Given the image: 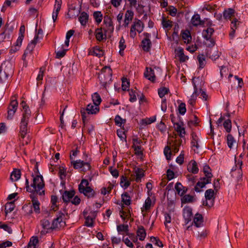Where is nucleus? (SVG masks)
<instances>
[{"label": "nucleus", "instance_id": "obj_1", "mask_svg": "<svg viewBox=\"0 0 248 248\" xmlns=\"http://www.w3.org/2000/svg\"><path fill=\"white\" fill-rule=\"evenodd\" d=\"M31 176L33 177V181L31 185H29V179L27 178H26L25 183L26 191L31 193L30 197L32 202V205L30 206V209L28 212L30 214L32 213V208L36 213H40V202L37 195H45V183L42 175H37L34 176V174L32 173Z\"/></svg>", "mask_w": 248, "mask_h": 248}, {"label": "nucleus", "instance_id": "obj_2", "mask_svg": "<svg viewBox=\"0 0 248 248\" xmlns=\"http://www.w3.org/2000/svg\"><path fill=\"white\" fill-rule=\"evenodd\" d=\"M23 108L22 117L19 124L20 134L22 138H24L28 132L27 126L30 118L31 116V111L24 101L21 103Z\"/></svg>", "mask_w": 248, "mask_h": 248}, {"label": "nucleus", "instance_id": "obj_3", "mask_svg": "<svg viewBox=\"0 0 248 248\" xmlns=\"http://www.w3.org/2000/svg\"><path fill=\"white\" fill-rule=\"evenodd\" d=\"M14 73L12 64L9 62H3L0 67V81L5 82Z\"/></svg>", "mask_w": 248, "mask_h": 248}, {"label": "nucleus", "instance_id": "obj_4", "mask_svg": "<svg viewBox=\"0 0 248 248\" xmlns=\"http://www.w3.org/2000/svg\"><path fill=\"white\" fill-rule=\"evenodd\" d=\"M89 183L86 179H82L78 185L79 191L83 193L88 198H92L94 196L95 192L91 187L89 186Z\"/></svg>", "mask_w": 248, "mask_h": 248}, {"label": "nucleus", "instance_id": "obj_5", "mask_svg": "<svg viewBox=\"0 0 248 248\" xmlns=\"http://www.w3.org/2000/svg\"><path fill=\"white\" fill-rule=\"evenodd\" d=\"M99 110L98 106H95L94 104H89L87 105L86 108H82L81 109L80 113L83 122L85 123L86 121V112L88 114H95Z\"/></svg>", "mask_w": 248, "mask_h": 248}, {"label": "nucleus", "instance_id": "obj_6", "mask_svg": "<svg viewBox=\"0 0 248 248\" xmlns=\"http://www.w3.org/2000/svg\"><path fill=\"white\" fill-rule=\"evenodd\" d=\"M235 166L233 167L232 169L231 174V176L235 178L238 181L241 179L242 177V171L241 167L242 166V160H238L237 161L236 158L235 159Z\"/></svg>", "mask_w": 248, "mask_h": 248}, {"label": "nucleus", "instance_id": "obj_7", "mask_svg": "<svg viewBox=\"0 0 248 248\" xmlns=\"http://www.w3.org/2000/svg\"><path fill=\"white\" fill-rule=\"evenodd\" d=\"M71 162L75 169H82L81 170L83 172L89 170L91 168L89 161L84 162L81 160H77L76 161H72Z\"/></svg>", "mask_w": 248, "mask_h": 248}, {"label": "nucleus", "instance_id": "obj_8", "mask_svg": "<svg viewBox=\"0 0 248 248\" xmlns=\"http://www.w3.org/2000/svg\"><path fill=\"white\" fill-rule=\"evenodd\" d=\"M18 105V104L16 98L15 97H13L8 108L7 119L12 120L13 119L15 112L17 110Z\"/></svg>", "mask_w": 248, "mask_h": 248}, {"label": "nucleus", "instance_id": "obj_9", "mask_svg": "<svg viewBox=\"0 0 248 248\" xmlns=\"http://www.w3.org/2000/svg\"><path fill=\"white\" fill-rule=\"evenodd\" d=\"M214 191L212 189H209L205 192V198L206 201L203 202V205L209 207L212 206L214 203Z\"/></svg>", "mask_w": 248, "mask_h": 248}, {"label": "nucleus", "instance_id": "obj_10", "mask_svg": "<svg viewBox=\"0 0 248 248\" xmlns=\"http://www.w3.org/2000/svg\"><path fill=\"white\" fill-rule=\"evenodd\" d=\"M143 35L145 38L141 42V46L144 51L148 52L150 50L152 46L151 41L149 39L151 35L147 32H144Z\"/></svg>", "mask_w": 248, "mask_h": 248}, {"label": "nucleus", "instance_id": "obj_11", "mask_svg": "<svg viewBox=\"0 0 248 248\" xmlns=\"http://www.w3.org/2000/svg\"><path fill=\"white\" fill-rule=\"evenodd\" d=\"M103 23L105 25V27L103 28L104 32L112 33L114 31V26L111 18L108 16H105Z\"/></svg>", "mask_w": 248, "mask_h": 248}, {"label": "nucleus", "instance_id": "obj_12", "mask_svg": "<svg viewBox=\"0 0 248 248\" xmlns=\"http://www.w3.org/2000/svg\"><path fill=\"white\" fill-rule=\"evenodd\" d=\"M221 52H218V50L214 48H209L206 49V56L213 61L218 59Z\"/></svg>", "mask_w": 248, "mask_h": 248}, {"label": "nucleus", "instance_id": "obj_13", "mask_svg": "<svg viewBox=\"0 0 248 248\" xmlns=\"http://www.w3.org/2000/svg\"><path fill=\"white\" fill-rule=\"evenodd\" d=\"M64 216V213L62 212H60L57 216L56 218L54 219L53 221L51 226V229L54 230L57 228H59L61 226V223L62 222L63 217Z\"/></svg>", "mask_w": 248, "mask_h": 248}, {"label": "nucleus", "instance_id": "obj_14", "mask_svg": "<svg viewBox=\"0 0 248 248\" xmlns=\"http://www.w3.org/2000/svg\"><path fill=\"white\" fill-rule=\"evenodd\" d=\"M211 183V181L210 180H208L203 177L201 178L200 179V181H199L196 185L195 186V190L197 192H200L202 190L201 188L205 187L206 184H209Z\"/></svg>", "mask_w": 248, "mask_h": 248}, {"label": "nucleus", "instance_id": "obj_15", "mask_svg": "<svg viewBox=\"0 0 248 248\" xmlns=\"http://www.w3.org/2000/svg\"><path fill=\"white\" fill-rule=\"evenodd\" d=\"M84 215L85 217V225L89 227H93V220L96 216V213L95 212H91L90 215L86 216L85 213L84 212Z\"/></svg>", "mask_w": 248, "mask_h": 248}, {"label": "nucleus", "instance_id": "obj_16", "mask_svg": "<svg viewBox=\"0 0 248 248\" xmlns=\"http://www.w3.org/2000/svg\"><path fill=\"white\" fill-rule=\"evenodd\" d=\"M38 38L39 37H38V35H35L33 40L28 44L27 47L24 52V55H28V54H31V53L38 42Z\"/></svg>", "mask_w": 248, "mask_h": 248}, {"label": "nucleus", "instance_id": "obj_17", "mask_svg": "<svg viewBox=\"0 0 248 248\" xmlns=\"http://www.w3.org/2000/svg\"><path fill=\"white\" fill-rule=\"evenodd\" d=\"M75 194L74 190L65 191L62 195V199L63 202L67 205L70 202L71 199L73 198Z\"/></svg>", "mask_w": 248, "mask_h": 248}, {"label": "nucleus", "instance_id": "obj_18", "mask_svg": "<svg viewBox=\"0 0 248 248\" xmlns=\"http://www.w3.org/2000/svg\"><path fill=\"white\" fill-rule=\"evenodd\" d=\"M183 217L186 223L191 220L192 217V209L189 207H186L183 210Z\"/></svg>", "mask_w": 248, "mask_h": 248}, {"label": "nucleus", "instance_id": "obj_19", "mask_svg": "<svg viewBox=\"0 0 248 248\" xmlns=\"http://www.w3.org/2000/svg\"><path fill=\"white\" fill-rule=\"evenodd\" d=\"M62 3V0H55V3L54 5L55 11H53L52 13V19L54 22H55L57 19L59 12L61 8Z\"/></svg>", "mask_w": 248, "mask_h": 248}, {"label": "nucleus", "instance_id": "obj_20", "mask_svg": "<svg viewBox=\"0 0 248 248\" xmlns=\"http://www.w3.org/2000/svg\"><path fill=\"white\" fill-rule=\"evenodd\" d=\"M62 3V0H55V3L54 5L55 11H53L52 13V19L54 22H55L57 19L59 12L61 8Z\"/></svg>", "mask_w": 248, "mask_h": 248}, {"label": "nucleus", "instance_id": "obj_21", "mask_svg": "<svg viewBox=\"0 0 248 248\" xmlns=\"http://www.w3.org/2000/svg\"><path fill=\"white\" fill-rule=\"evenodd\" d=\"M187 170L189 172L193 174L198 173L199 168L197 162L194 160H191L187 165Z\"/></svg>", "mask_w": 248, "mask_h": 248}, {"label": "nucleus", "instance_id": "obj_22", "mask_svg": "<svg viewBox=\"0 0 248 248\" xmlns=\"http://www.w3.org/2000/svg\"><path fill=\"white\" fill-rule=\"evenodd\" d=\"M204 19L203 20L201 19L200 16L197 14L194 15L191 19V23L194 26H198L199 25H203L205 22ZM208 20V19H206Z\"/></svg>", "mask_w": 248, "mask_h": 248}, {"label": "nucleus", "instance_id": "obj_23", "mask_svg": "<svg viewBox=\"0 0 248 248\" xmlns=\"http://www.w3.org/2000/svg\"><path fill=\"white\" fill-rule=\"evenodd\" d=\"M144 77L148 80L154 82L155 80V76L154 70L150 67H146L144 74Z\"/></svg>", "mask_w": 248, "mask_h": 248}, {"label": "nucleus", "instance_id": "obj_24", "mask_svg": "<svg viewBox=\"0 0 248 248\" xmlns=\"http://www.w3.org/2000/svg\"><path fill=\"white\" fill-rule=\"evenodd\" d=\"M175 53L181 62H185L188 59V57L184 54V49L181 47L175 50Z\"/></svg>", "mask_w": 248, "mask_h": 248}, {"label": "nucleus", "instance_id": "obj_25", "mask_svg": "<svg viewBox=\"0 0 248 248\" xmlns=\"http://www.w3.org/2000/svg\"><path fill=\"white\" fill-rule=\"evenodd\" d=\"M182 123H179L174 126L175 130L182 138H184L186 134L185 129L182 126Z\"/></svg>", "mask_w": 248, "mask_h": 248}, {"label": "nucleus", "instance_id": "obj_26", "mask_svg": "<svg viewBox=\"0 0 248 248\" xmlns=\"http://www.w3.org/2000/svg\"><path fill=\"white\" fill-rule=\"evenodd\" d=\"M134 16V13L131 10H127L124 16V26L125 27H127L130 21H131Z\"/></svg>", "mask_w": 248, "mask_h": 248}, {"label": "nucleus", "instance_id": "obj_27", "mask_svg": "<svg viewBox=\"0 0 248 248\" xmlns=\"http://www.w3.org/2000/svg\"><path fill=\"white\" fill-rule=\"evenodd\" d=\"M193 223L196 227H200L202 225L203 217L200 214H196L194 218Z\"/></svg>", "mask_w": 248, "mask_h": 248}, {"label": "nucleus", "instance_id": "obj_28", "mask_svg": "<svg viewBox=\"0 0 248 248\" xmlns=\"http://www.w3.org/2000/svg\"><path fill=\"white\" fill-rule=\"evenodd\" d=\"M191 137L192 139L191 141V147H195L197 149H198L200 147L199 142V139L198 137L197 136V135L194 133H192L191 134Z\"/></svg>", "mask_w": 248, "mask_h": 248}, {"label": "nucleus", "instance_id": "obj_29", "mask_svg": "<svg viewBox=\"0 0 248 248\" xmlns=\"http://www.w3.org/2000/svg\"><path fill=\"white\" fill-rule=\"evenodd\" d=\"M103 28H97L95 30V35L96 39L97 41L101 42L104 39H106V35L105 34V37H104V34L102 31Z\"/></svg>", "mask_w": 248, "mask_h": 248}, {"label": "nucleus", "instance_id": "obj_30", "mask_svg": "<svg viewBox=\"0 0 248 248\" xmlns=\"http://www.w3.org/2000/svg\"><path fill=\"white\" fill-rule=\"evenodd\" d=\"M137 234L139 236V239L140 241L144 240L146 236V232L142 226H140L138 227V229L137 231Z\"/></svg>", "mask_w": 248, "mask_h": 248}, {"label": "nucleus", "instance_id": "obj_31", "mask_svg": "<svg viewBox=\"0 0 248 248\" xmlns=\"http://www.w3.org/2000/svg\"><path fill=\"white\" fill-rule=\"evenodd\" d=\"M89 54L92 55L100 57L103 55V51L99 46H96L94 47L92 50L90 51Z\"/></svg>", "mask_w": 248, "mask_h": 248}, {"label": "nucleus", "instance_id": "obj_32", "mask_svg": "<svg viewBox=\"0 0 248 248\" xmlns=\"http://www.w3.org/2000/svg\"><path fill=\"white\" fill-rule=\"evenodd\" d=\"M135 172L136 173V181L140 182L141 181V179L145 176L144 171L142 169L137 168L135 169Z\"/></svg>", "mask_w": 248, "mask_h": 248}, {"label": "nucleus", "instance_id": "obj_33", "mask_svg": "<svg viewBox=\"0 0 248 248\" xmlns=\"http://www.w3.org/2000/svg\"><path fill=\"white\" fill-rule=\"evenodd\" d=\"M20 170L18 169H15L11 174L10 178L13 181H16L20 179Z\"/></svg>", "mask_w": 248, "mask_h": 248}, {"label": "nucleus", "instance_id": "obj_34", "mask_svg": "<svg viewBox=\"0 0 248 248\" xmlns=\"http://www.w3.org/2000/svg\"><path fill=\"white\" fill-rule=\"evenodd\" d=\"M131 27H134V28L139 33L141 32L143 30V24L140 20L134 22Z\"/></svg>", "mask_w": 248, "mask_h": 248}, {"label": "nucleus", "instance_id": "obj_35", "mask_svg": "<svg viewBox=\"0 0 248 248\" xmlns=\"http://www.w3.org/2000/svg\"><path fill=\"white\" fill-rule=\"evenodd\" d=\"M89 18V15L85 12H83L80 14L78 18V20L80 24L83 25H86Z\"/></svg>", "mask_w": 248, "mask_h": 248}, {"label": "nucleus", "instance_id": "obj_36", "mask_svg": "<svg viewBox=\"0 0 248 248\" xmlns=\"http://www.w3.org/2000/svg\"><path fill=\"white\" fill-rule=\"evenodd\" d=\"M234 10L232 8H229L224 10L223 12V18L225 19H230L232 17L234 16Z\"/></svg>", "mask_w": 248, "mask_h": 248}, {"label": "nucleus", "instance_id": "obj_37", "mask_svg": "<svg viewBox=\"0 0 248 248\" xmlns=\"http://www.w3.org/2000/svg\"><path fill=\"white\" fill-rule=\"evenodd\" d=\"M203 170L205 174V177H203V178L211 181L213 175L211 172V169L209 166L207 165L204 166Z\"/></svg>", "mask_w": 248, "mask_h": 248}, {"label": "nucleus", "instance_id": "obj_38", "mask_svg": "<svg viewBox=\"0 0 248 248\" xmlns=\"http://www.w3.org/2000/svg\"><path fill=\"white\" fill-rule=\"evenodd\" d=\"M232 25L231 26L232 31L230 32L229 34L230 37L231 39H232L234 36V33L235 31V29L237 28V25L239 24V22L235 19L232 22Z\"/></svg>", "mask_w": 248, "mask_h": 248}, {"label": "nucleus", "instance_id": "obj_39", "mask_svg": "<svg viewBox=\"0 0 248 248\" xmlns=\"http://www.w3.org/2000/svg\"><path fill=\"white\" fill-rule=\"evenodd\" d=\"M117 230L119 234L122 232H125L127 235L128 234V226L127 224H121L117 226Z\"/></svg>", "mask_w": 248, "mask_h": 248}, {"label": "nucleus", "instance_id": "obj_40", "mask_svg": "<svg viewBox=\"0 0 248 248\" xmlns=\"http://www.w3.org/2000/svg\"><path fill=\"white\" fill-rule=\"evenodd\" d=\"M122 199L123 203L126 205H129L131 204V199L129 194L125 192L122 194Z\"/></svg>", "mask_w": 248, "mask_h": 248}, {"label": "nucleus", "instance_id": "obj_41", "mask_svg": "<svg viewBox=\"0 0 248 248\" xmlns=\"http://www.w3.org/2000/svg\"><path fill=\"white\" fill-rule=\"evenodd\" d=\"M175 188L178 194L181 196L184 195L186 192V191L184 189V187L181 183L179 182L176 183L175 186Z\"/></svg>", "mask_w": 248, "mask_h": 248}, {"label": "nucleus", "instance_id": "obj_42", "mask_svg": "<svg viewBox=\"0 0 248 248\" xmlns=\"http://www.w3.org/2000/svg\"><path fill=\"white\" fill-rule=\"evenodd\" d=\"M92 100L93 104L95 106H98L100 104L102 99L100 96L97 93H95L92 95Z\"/></svg>", "mask_w": 248, "mask_h": 248}, {"label": "nucleus", "instance_id": "obj_43", "mask_svg": "<svg viewBox=\"0 0 248 248\" xmlns=\"http://www.w3.org/2000/svg\"><path fill=\"white\" fill-rule=\"evenodd\" d=\"M214 32V30L213 28H208L206 30L203 31V36L204 38L210 39Z\"/></svg>", "mask_w": 248, "mask_h": 248}, {"label": "nucleus", "instance_id": "obj_44", "mask_svg": "<svg viewBox=\"0 0 248 248\" xmlns=\"http://www.w3.org/2000/svg\"><path fill=\"white\" fill-rule=\"evenodd\" d=\"M227 141L228 147L231 149L234 144H236V141L231 134H228L227 136Z\"/></svg>", "mask_w": 248, "mask_h": 248}, {"label": "nucleus", "instance_id": "obj_45", "mask_svg": "<svg viewBox=\"0 0 248 248\" xmlns=\"http://www.w3.org/2000/svg\"><path fill=\"white\" fill-rule=\"evenodd\" d=\"M120 184L123 187L126 188L130 186V182L127 180L126 177L123 175L121 177Z\"/></svg>", "mask_w": 248, "mask_h": 248}, {"label": "nucleus", "instance_id": "obj_46", "mask_svg": "<svg viewBox=\"0 0 248 248\" xmlns=\"http://www.w3.org/2000/svg\"><path fill=\"white\" fill-rule=\"evenodd\" d=\"M15 204L14 202H8L5 204V212L6 215L8 213L11 212L15 208Z\"/></svg>", "mask_w": 248, "mask_h": 248}, {"label": "nucleus", "instance_id": "obj_47", "mask_svg": "<svg viewBox=\"0 0 248 248\" xmlns=\"http://www.w3.org/2000/svg\"><path fill=\"white\" fill-rule=\"evenodd\" d=\"M93 16L98 24L100 23L102 20L103 15L100 11L94 12L93 14Z\"/></svg>", "mask_w": 248, "mask_h": 248}, {"label": "nucleus", "instance_id": "obj_48", "mask_svg": "<svg viewBox=\"0 0 248 248\" xmlns=\"http://www.w3.org/2000/svg\"><path fill=\"white\" fill-rule=\"evenodd\" d=\"M199 62L200 68H203L205 65V59L203 54H199L197 57Z\"/></svg>", "mask_w": 248, "mask_h": 248}, {"label": "nucleus", "instance_id": "obj_49", "mask_svg": "<svg viewBox=\"0 0 248 248\" xmlns=\"http://www.w3.org/2000/svg\"><path fill=\"white\" fill-rule=\"evenodd\" d=\"M192 84H193V85L194 87V91L193 94L191 95L190 99H193L194 100H195L196 101L197 97L199 94V93H198V88H197V86L196 85L195 83L194 82V78H193L192 79Z\"/></svg>", "mask_w": 248, "mask_h": 248}, {"label": "nucleus", "instance_id": "obj_50", "mask_svg": "<svg viewBox=\"0 0 248 248\" xmlns=\"http://www.w3.org/2000/svg\"><path fill=\"white\" fill-rule=\"evenodd\" d=\"M115 123L116 125L121 126L123 124H124L126 122V120L122 119L119 115H117L115 116Z\"/></svg>", "mask_w": 248, "mask_h": 248}, {"label": "nucleus", "instance_id": "obj_51", "mask_svg": "<svg viewBox=\"0 0 248 248\" xmlns=\"http://www.w3.org/2000/svg\"><path fill=\"white\" fill-rule=\"evenodd\" d=\"M169 92V89L168 88L162 87L158 90V94L160 98H163L165 94L168 93Z\"/></svg>", "mask_w": 248, "mask_h": 248}, {"label": "nucleus", "instance_id": "obj_52", "mask_svg": "<svg viewBox=\"0 0 248 248\" xmlns=\"http://www.w3.org/2000/svg\"><path fill=\"white\" fill-rule=\"evenodd\" d=\"M38 242V239L37 237H32L30 240V242L28 244V248H31L32 247L35 248L36 245Z\"/></svg>", "mask_w": 248, "mask_h": 248}, {"label": "nucleus", "instance_id": "obj_53", "mask_svg": "<svg viewBox=\"0 0 248 248\" xmlns=\"http://www.w3.org/2000/svg\"><path fill=\"white\" fill-rule=\"evenodd\" d=\"M223 126L227 132H230L232 129V123L230 119L226 120L223 123Z\"/></svg>", "mask_w": 248, "mask_h": 248}, {"label": "nucleus", "instance_id": "obj_54", "mask_svg": "<svg viewBox=\"0 0 248 248\" xmlns=\"http://www.w3.org/2000/svg\"><path fill=\"white\" fill-rule=\"evenodd\" d=\"M10 39V34L8 31H4L0 34V42L5 40H9Z\"/></svg>", "mask_w": 248, "mask_h": 248}, {"label": "nucleus", "instance_id": "obj_55", "mask_svg": "<svg viewBox=\"0 0 248 248\" xmlns=\"http://www.w3.org/2000/svg\"><path fill=\"white\" fill-rule=\"evenodd\" d=\"M41 225L44 229H51L50 223L48 220L44 219L41 220Z\"/></svg>", "mask_w": 248, "mask_h": 248}, {"label": "nucleus", "instance_id": "obj_56", "mask_svg": "<svg viewBox=\"0 0 248 248\" xmlns=\"http://www.w3.org/2000/svg\"><path fill=\"white\" fill-rule=\"evenodd\" d=\"M129 86V82L126 78H123L122 79V88L123 90H126Z\"/></svg>", "mask_w": 248, "mask_h": 248}, {"label": "nucleus", "instance_id": "obj_57", "mask_svg": "<svg viewBox=\"0 0 248 248\" xmlns=\"http://www.w3.org/2000/svg\"><path fill=\"white\" fill-rule=\"evenodd\" d=\"M164 153L167 159H170L171 153L170 152V149L169 146H166L164 149Z\"/></svg>", "mask_w": 248, "mask_h": 248}, {"label": "nucleus", "instance_id": "obj_58", "mask_svg": "<svg viewBox=\"0 0 248 248\" xmlns=\"http://www.w3.org/2000/svg\"><path fill=\"white\" fill-rule=\"evenodd\" d=\"M179 112L181 115H184L186 112V104L184 103L180 104L178 107Z\"/></svg>", "mask_w": 248, "mask_h": 248}, {"label": "nucleus", "instance_id": "obj_59", "mask_svg": "<svg viewBox=\"0 0 248 248\" xmlns=\"http://www.w3.org/2000/svg\"><path fill=\"white\" fill-rule=\"evenodd\" d=\"M67 50V49H62L61 50L57 51L56 58L57 59H61L64 57L66 54V52Z\"/></svg>", "mask_w": 248, "mask_h": 248}, {"label": "nucleus", "instance_id": "obj_60", "mask_svg": "<svg viewBox=\"0 0 248 248\" xmlns=\"http://www.w3.org/2000/svg\"><path fill=\"white\" fill-rule=\"evenodd\" d=\"M132 147L134 148L135 151V153L136 155H142L143 152L141 150V147L140 146H132Z\"/></svg>", "mask_w": 248, "mask_h": 248}, {"label": "nucleus", "instance_id": "obj_61", "mask_svg": "<svg viewBox=\"0 0 248 248\" xmlns=\"http://www.w3.org/2000/svg\"><path fill=\"white\" fill-rule=\"evenodd\" d=\"M123 129H120L117 130V136L122 140H125L126 136Z\"/></svg>", "mask_w": 248, "mask_h": 248}, {"label": "nucleus", "instance_id": "obj_62", "mask_svg": "<svg viewBox=\"0 0 248 248\" xmlns=\"http://www.w3.org/2000/svg\"><path fill=\"white\" fill-rule=\"evenodd\" d=\"M162 24L164 28L168 29L170 28L172 26L171 21L170 20H166L163 19L162 21Z\"/></svg>", "mask_w": 248, "mask_h": 248}, {"label": "nucleus", "instance_id": "obj_63", "mask_svg": "<svg viewBox=\"0 0 248 248\" xmlns=\"http://www.w3.org/2000/svg\"><path fill=\"white\" fill-rule=\"evenodd\" d=\"M151 240L153 242H155V245L159 247L162 248L163 247L162 242L157 238L153 236L151 238Z\"/></svg>", "mask_w": 248, "mask_h": 248}, {"label": "nucleus", "instance_id": "obj_64", "mask_svg": "<svg viewBox=\"0 0 248 248\" xmlns=\"http://www.w3.org/2000/svg\"><path fill=\"white\" fill-rule=\"evenodd\" d=\"M193 197L189 195H185L182 199V202L183 203L190 202L192 201Z\"/></svg>", "mask_w": 248, "mask_h": 248}]
</instances>
